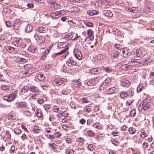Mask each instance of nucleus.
Masks as SVG:
<instances>
[{
    "label": "nucleus",
    "instance_id": "obj_27",
    "mask_svg": "<svg viewBox=\"0 0 154 154\" xmlns=\"http://www.w3.org/2000/svg\"><path fill=\"white\" fill-rule=\"evenodd\" d=\"M128 96L129 97H131L133 96L134 93V91L131 88L129 90L126 91Z\"/></svg>",
    "mask_w": 154,
    "mask_h": 154
},
{
    "label": "nucleus",
    "instance_id": "obj_1",
    "mask_svg": "<svg viewBox=\"0 0 154 154\" xmlns=\"http://www.w3.org/2000/svg\"><path fill=\"white\" fill-rule=\"evenodd\" d=\"M13 43L16 46L20 48H24L26 46L24 42L20 38H15Z\"/></svg>",
    "mask_w": 154,
    "mask_h": 154
},
{
    "label": "nucleus",
    "instance_id": "obj_64",
    "mask_svg": "<svg viewBox=\"0 0 154 154\" xmlns=\"http://www.w3.org/2000/svg\"><path fill=\"white\" fill-rule=\"evenodd\" d=\"M15 149V146L14 145H12L11 146V149L10 150V152L11 153H13L14 152V150Z\"/></svg>",
    "mask_w": 154,
    "mask_h": 154
},
{
    "label": "nucleus",
    "instance_id": "obj_51",
    "mask_svg": "<svg viewBox=\"0 0 154 154\" xmlns=\"http://www.w3.org/2000/svg\"><path fill=\"white\" fill-rule=\"evenodd\" d=\"M120 96L122 98H124L128 96L126 91L125 92L124 91L122 92L120 94Z\"/></svg>",
    "mask_w": 154,
    "mask_h": 154
},
{
    "label": "nucleus",
    "instance_id": "obj_2",
    "mask_svg": "<svg viewBox=\"0 0 154 154\" xmlns=\"http://www.w3.org/2000/svg\"><path fill=\"white\" fill-rule=\"evenodd\" d=\"M17 90L14 91L12 93L4 96V99L8 101H13L17 96Z\"/></svg>",
    "mask_w": 154,
    "mask_h": 154
},
{
    "label": "nucleus",
    "instance_id": "obj_45",
    "mask_svg": "<svg viewBox=\"0 0 154 154\" xmlns=\"http://www.w3.org/2000/svg\"><path fill=\"white\" fill-rule=\"evenodd\" d=\"M116 30V31L115 32H114V34L117 36L118 37H120L121 38H122L123 36L121 34V32L119 31V30Z\"/></svg>",
    "mask_w": 154,
    "mask_h": 154
},
{
    "label": "nucleus",
    "instance_id": "obj_4",
    "mask_svg": "<svg viewBox=\"0 0 154 154\" xmlns=\"http://www.w3.org/2000/svg\"><path fill=\"white\" fill-rule=\"evenodd\" d=\"M34 37L38 44H42L45 42V38L42 36L36 34L34 35Z\"/></svg>",
    "mask_w": 154,
    "mask_h": 154
},
{
    "label": "nucleus",
    "instance_id": "obj_49",
    "mask_svg": "<svg viewBox=\"0 0 154 154\" xmlns=\"http://www.w3.org/2000/svg\"><path fill=\"white\" fill-rule=\"evenodd\" d=\"M123 53V56L124 57H126L128 56H130L131 54V53L130 52H128L127 51H125V50H124Z\"/></svg>",
    "mask_w": 154,
    "mask_h": 154
},
{
    "label": "nucleus",
    "instance_id": "obj_21",
    "mask_svg": "<svg viewBox=\"0 0 154 154\" xmlns=\"http://www.w3.org/2000/svg\"><path fill=\"white\" fill-rule=\"evenodd\" d=\"M103 13L104 15L106 16L111 17L112 16V13L109 10L103 11Z\"/></svg>",
    "mask_w": 154,
    "mask_h": 154
},
{
    "label": "nucleus",
    "instance_id": "obj_25",
    "mask_svg": "<svg viewBox=\"0 0 154 154\" xmlns=\"http://www.w3.org/2000/svg\"><path fill=\"white\" fill-rule=\"evenodd\" d=\"M73 36H72V33H69L68 34L65 35L64 37L63 38L62 40L66 39V40H68L69 38H72Z\"/></svg>",
    "mask_w": 154,
    "mask_h": 154
},
{
    "label": "nucleus",
    "instance_id": "obj_50",
    "mask_svg": "<svg viewBox=\"0 0 154 154\" xmlns=\"http://www.w3.org/2000/svg\"><path fill=\"white\" fill-rule=\"evenodd\" d=\"M74 82L75 83L74 85H76V86H75V87H79L81 85V82L77 80H75Z\"/></svg>",
    "mask_w": 154,
    "mask_h": 154
},
{
    "label": "nucleus",
    "instance_id": "obj_46",
    "mask_svg": "<svg viewBox=\"0 0 154 154\" xmlns=\"http://www.w3.org/2000/svg\"><path fill=\"white\" fill-rule=\"evenodd\" d=\"M14 132L16 134H19L21 133L20 129L17 128H15L14 130Z\"/></svg>",
    "mask_w": 154,
    "mask_h": 154
},
{
    "label": "nucleus",
    "instance_id": "obj_13",
    "mask_svg": "<svg viewBox=\"0 0 154 154\" xmlns=\"http://www.w3.org/2000/svg\"><path fill=\"white\" fill-rule=\"evenodd\" d=\"M29 90L31 92L36 93V94L37 95H39V90L38 88L34 86H31L29 87Z\"/></svg>",
    "mask_w": 154,
    "mask_h": 154
},
{
    "label": "nucleus",
    "instance_id": "obj_53",
    "mask_svg": "<svg viewBox=\"0 0 154 154\" xmlns=\"http://www.w3.org/2000/svg\"><path fill=\"white\" fill-rule=\"evenodd\" d=\"M19 106L21 108L25 107L27 106L26 103L25 102H22L19 104Z\"/></svg>",
    "mask_w": 154,
    "mask_h": 154
},
{
    "label": "nucleus",
    "instance_id": "obj_11",
    "mask_svg": "<svg viewBox=\"0 0 154 154\" xmlns=\"http://www.w3.org/2000/svg\"><path fill=\"white\" fill-rule=\"evenodd\" d=\"M136 54L137 57H142L144 56V51L141 49H139L137 50Z\"/></svg>",
    "mask_w": 154,
    "mask_h": 154
},
{
    "label": "nucleus",
    "instance_id": "obj_59",
    "mask_svg": "<svg viewBox=\"0 0 154 154\" xmlns=\"http://www.w3.org/2000/svg\"><path fill=\"white\" fill-rule=\"evenodd\" d=\"M62 127L63 129L66 130V131L69 130L70 128L66 124L63 125Z\"/></svg>",
    "mask_w": 154,
    "mask_h": 154
},
{
    "label": "nucleus",
    "instance_id": "obj_38",
    "mask_svg": "<svg viewBox=\"0 0 154 154\" xmlns=\"http://www.w3.org/2000/svg\"><path fill=\"white\" fill-rule=\"evenodd\" d=\"M49 51V49L47 48V50L45 51V53H44L43 55H42V56L40 57V59L41 60H43L45 57L46 56V55L48 54Z\"/></svg>",
    "mask_w": 154,
    "mask_h": 154
},
{
    "label": "nucleus",
    "instance_id": "obj_41",
    "mask_svg": "<svg viewBox=\"0 0 154 154\" xmlns=\"http://www.w3.org/2000/svg\"><path fill=\"white\" fill-rule=\"evenodd\" d=\"M38 49L37 51V53L38 52V53H40V54L42 53L45 52V51L47 50V49L46 50H45V48H37Z\"/></svg>",
    "mask_w": 154,
    "mask_h": 154
},
{
    "label": "nucleus",
    "instance_id": "obj_55",
    "mask_svg": "<svg viewBox=\"0 0 154 154\" xmlns=\"http://www.w3.org/2000/svg\"><path fill=\"white\" fill-rule=\"evenodd\" d=\"M147 135V134L144 131L142 130L141 133V136L143 138L146 137Z\"/></svg>",
    "mask_w": 154,
    "mask_h": 154
},
{
    "label": "nucleus",
    "instance_id": "obj_47",
    "mask_svg": "<svg viewBox=\"0 0 154 154\" xmlns=\"http://www.w3.org/2000/svg\"><path fill=\"white\" fill-rule=\"evenodd\" d=\"M5 133L7 135V139L10 140H11V135L8 131H6Z\"/></svg>",
    "mask_w": 154,
    "mask_h": 154
},
{
    "label": "nucleus",
    "instance_id": "obj_61",
    "mask_svg": "<svg viewBox=\"0 0 154 154\" xmlns=\"http://www.w3.org/2000/svg\"><path fill=\"white\" fill-rule=\"evenodd\" d=\"M23 114L26 116H29L30 115V113L28 111H24Z\"/></svg>",
    "mask_w": 154,
    "mask_h": 154
},
{
    "label": "nucleus",
    "instance_id": "obj_57",
    "mask_svg": "<svg viewBox=\"0 0 154 154\" xmlns=\"http://www.w3.org/2000/svg\"><path fill=\"white\" fill-rule=\"evenodd\" d=\"M81 101L83 103H88L90 102L86 98H82L80 99Z\"/></svg>",
    "mask_w": 154,
    "mask_h": 154
},
{
    "label": "nucleus",
    "instance_id": "obj_35",
    "mask_svg": "<svg viewBox=\"0 0 154 154\" xmlns=\"http://www.w3.org/2000/svg\"><path fill=\"white\" fill-rule=\"evenodd\" d=\"M66 41L64 42H60L58 44V46L60 48H63L64 47H66V45L65 43Z\"/></svg>",
    "mask_w": 154,
    "mask_h": 154
},
{
    "label": "nucleus",
    "instance_id": "obj_56",
    "mask_svg": "<svg viewBox=\"0 0 154 154\" xmlns=\"http://www.w3.org/2000/svg\"><path fill=\"white\" fill-rule=\"evenodd\" d=\"M66 153L68 154H74V151L73 150H67L66 151Z\"/></svg>",
    "mask_w": 154,
    "mask_h": 154
},
{
    "label": "nucleus",
    "instance_id": "obj_3",
    "mask_svg": "<svg viewBox=\"0 0 154 154\" xmlns=\"http://www.w3.org/2000/svg\"><path fill=\"white\" fill-rule=\"evenodd\" d=\"M67 80L66 78H57L53 81V84L54 86H58L61 85Z\"/></svg>",
    "mask_w": 154,
    "mask_h": 154
},
{
    "label": "nucleus",
    "instance_id": "obj_40",
    "mask_svg": "<svg viewBox=\"0 0 154 154\" xmlns=\"http://www.w3.org/2000/svg\"><path fill=\"white\" fill-rule=\"evenodd\" d=\"M109 93L110 94H112L115 93L116 91V89L115 87H112L108 89Z\"/></svg>",
    "mask_w": 154,
    "mask_h": 154
},
{
    "label": "nucleus",
    "instance_id": "obj_62",
    "mask_svg": "<svg viewBox=\"0 0 154 154\" xmlns=\"http://www.w3.org/2000/svg\"><path fill=\"white\" fill-rule=\"evenodd\" d=\"M66 141L68 143L71 144L73 140L69 138H68L66 139Z\"/></svg>",
    "mask_w": 154,
    "mask_h": 154
},
{
    "label": "nucleus",
    "instance_id": "obj_15",
    "mask_svg": "<svg viewBox=\"0 0 154 154\" xmlns=\"http://www.w3.org/2000/svg\"><path fill=\"white\" fill-rule=\"evenodd\" d=\"M101 69L100 68H93L91 69L90 70V72L92 74H98L101 72Z\"/></svg>",
    "mask_w": 154,
    "mask_h": 154
},
{
    "label": "nucleus",
    "instance_id": "obj_42",
    "mask_svg": "<svg viewBox=\"0 0 154 154\" xmlns=\"http://www.w3.org/2000/svg\"><path fill=\"white\" fill-rule=\"evenodd\" d=\"M108 83L106 84V82L104 83L103 85H100V89L101 90H102L104 89V88H106L108 85Z\"/></svg>",
    "mask_w": 154,
    "mask_h": 154
},
{
    "label": "nucleus",
    "instance_id": "obj_54",
    "mask_svg": "<svg viewBox=\"0 0 154 154\" xmlns=\"http://www.w3.org/2000/svg\"><path fill=\"white\" fill-rule=\"evenodd\" d=\"M102 68L103 70H104L106 72H111L112 70L108 67H103Z\"/></svg>",
    "mask_w": 154,
    "mask_h": 154
},
{
    "label": "nucleus",
    "instance_id": "obj_32",
    "mask_svg": "<svg viewBox=\"0 0 154 154\" xmlns=\"http://www.w3.org/2000/svg\"><path fill=\"white\" fill-rule=\"evenodd\" d=\"M37 78L40 81H43L45 79L44 75L41 74H38L37 75Z\"/></svg>",
    "mask_w": 154,
    "mask_h": 154
},
{
    "label": "nucleus",
    "instance_id": "obj_58",
    "mask_svg": "<svg viewBox=\"0 0 154 154\" xmlns=\"http://www.w3.org/2000/svg\"><path fill=\"white\" fill-rule=\"evenodd\" d=\"M28 137L25 134H23L21 137V138L24 141L25 140L27 139Z\"/></svg>",
    "mask_w": 154,
    "mask_h": 154
},
{
    "label": "nucleus",
    "instance_id": "obj_19",
    "mask_svg": "<svg viewBox=\"0 0 154 154\" xmlns=\"http://www.w3.org/2000/svg\"><path fill=\"white\" fill-rule=\"evenodd\" d=\"M150 84L154 86V72L150 73Z\"/></svg>",
    "mask_w": 154,
    "mask_h": 154
},
{
    "label": "nucleus",
    "instance_id": "obj_8",
    "mask_svg": "<svg viewBox=\"0 0 154 154\" xmlns=\"http://www.w3.org/2000/svg\"><path fill=\"white\" fill-rule=\"evenodd\" d=\"M74 54L75 57L79 60L82 59V54L80 51L78 49H75L74 51Z\"/></svg>",
    "mask_w": 154,
    "mask_h": 154
},
{
    "label": "nucleus",
    "instance_id": "obj_63",
    "mask_svg": "<svg viewBox=\"0 0 154 154\" xmlns=\"http://www.w3.org/2000/svg\"><path fill=\"white\" fill-rule=\"evenodd\" d=\"M71 107L72 108L75 109L76 106V104L74 102H72L70 103Z\"/></svg>",
    "mask_w": 154,
    "mask_h": 154
},
{
    "label": "nucleus",
    "instance_id": "obj_6",
    "mask_svg": "<svg viewBox=\"0 0 154 154\" xmlns=\"http://www.w3.org/2000/svg\"><path fill=\"white\" fill-rule=\"evenodd\" d=\"M150 106L149 100H145L142 102V108L144 110L148 109Z\"/></svg>",
    "mask_w": 154,
    "mask_h": 154
},
{
    "label": "nucleus",
    "instance_id": "obj_24",
    "mask_svg": "<svg viewBox=\"0 0 154 154\" xmlns=\"http://www.w3.org/2000/svg\"><path fill=\"white\" fill-rule=\"evenodd\" d=\"M86 134L89 137H92L95 135L94 132L91 130H89L86 131Z\"/></svg>",
    "mask_w": 154,
    "mask_h": 154
},
{
    "label": "nucleus",
    "instance_id": "obj_16",
    "mask_svg": "<svg viewBox=\"0 0 154 154\" xmlns=\"http://www.w3.org/2000/svg\"><path fill=\"white\" fill-rule=\"evenodd\" d=\"M50 17L52 18L58 19L60 16L58 11L55 12H53L50 14Z\"/></svg>",
    "mask_w": 154,
    "mask_h": 154
},
{
    "label": "nucleus",
    "instance_id": "obj_26",
    "mask_svg": "<svg viewBox=\"0 0 154 154\" xmlns=\"http://www.w3.org/2000/svg\"><path fill=\"white\" fill-rule=\"evenodd\" d=\"M47 31V29L43 27H39L37 29V31L40 33H45Z\"/></svg>",
    "mask_w": 154,
    "mask_h": 154
},
{
    "label": "nucleus",
    "instance_id": "obj_43",
    "mask_svg": "<svg viewBox=\"0 0 154 154\" xmlns=\"http://www.w3.org/2000/svg\"><path fill=\"white\" fill-rule=\"evenodd\" d=\"M92 126L94 128L98 129H100V124L98 123H94L92 125Z\"/></svg>",
    "mask_w": 154,
    "mask_h": 154
},
{
    "label": "nucleus",
    "instance_id": "obj_22",
    "mask_svg": "<svg viewBox=\"0 0 154 154\" xmlns=\"http://www.w3.org/2000/svg\"><path fill=\"white\" fill-rule=\"evenodd\" d=\"M87 33L88 36V37L90 38L91 41H92L94 39V36L92 35L93 31L92 29H88L87 30Z\"/></svg>",
    "mask_w": 154,
    "mask_h": 154
},
{
    "label": "nucleus",
    "instance_id": "obj_44",
    "mask_svg": "<svg viewBox=\"0 0 154 154\" xmlns=\"http://www.w3.org/2000/svg\"><path fill=\"white\" fill-rule=\"evenodd\" d=\"M48 144L49 146H51L53 149L55 150L57 149V146L55 145L54 143H53L52 144L49 143Z\"/></svg>",
    "mask_w": 154,
    "mask_h": 154
},
{
    "label": "nucleus",
    "instance_id": "obj_20",
    "mask_svg": "<svg viewBox=\"0 0 154 154\" xmlns=\"http://www.w3.org/2000/svg\"><path fill=\"white\" fill-rule=\"evenodd\" d=\"M50 6L55 9L60 8V6L55 2H53L50 3Z\"/></svg>",
    "mask_w": 154,
    "mask_h": 154
},
{
    "label": "nucleus",
    "instance_id": "obj_30",
    "mask_svg": "<svg viewBox=\"0 0 154 154\" xmlns=\"http://www.w3.org/2000/svg\"><path fill=\"white\" fill-rule=\"evenodd\" d=\"M144 88L142 85H139L137 88V92L138 93L142 91Z\"/></svg>",
    "mask_w": 154,
    "mask_h": 154
},
{
    "label": "nucleus",
    "instance_id": "obj_48",
    "mask_svg": "<svg viewBox=\"0 0 154 154\" xmlns=\"http://www.w3.org/2000/svg\"><path fill=\"white\" fill-rule=\"evenodd\" d=\"M136 113V112L135 109L131 110L130 112V114L132 117H134L135 116Z\"/></svg>",
    "mask_w": 154,
    "mask_h": 154
},
{
    "label": "nucleus",
    "instance_id": "obj_39",
    "mask_svg": "<svg viewBox=\"0 0 154 154\" xmlns=\"http://www.w3.org/2000/svg\"><path fill=\"white\" fill-rule=\"evenodd\" d=\"M42 112L41 109H38L36 111L35 114L38 117H40L42 115Z\"/></svg>",
    "mask_w": 154,
    "mask_h": 154
},
{
    "label": "nucleus",
    "instance_id": "obj_37",
    "mask_svg": "<svg viewBox=\"0 0 154 154\" xmlns=\"http://www.w3.org/2000/svg\"><path fill=\"white\" fill-rule=\"evenodd\" d=\"M11 10L8 7L4 8H3V12L4 13L9 14L11 13Z\"/></svg>",
    "mask_w": 154,
    "mask_h": 154
},
{
    "label": "nucleus",
    "instance_id": "obj_14",
    "mask_svg": "<svg viewBox=\"0 0 154 154\" xmlns=\"http://www.w3.org/2000/svg\"><path fill=\"white\" fill-rule=\"evenodd\" d=\"M130 84L129 81L125 79H122L121 81V85L123 86L127 87L130 85Z\"/></svg>",
    "mask_w": 154,
    "mask_h": 154
},
{
    "label": "nucleus",
    "instance_id": "obj_23",
    "mask_svg": "<svg viewBox=\"0 0 154 154\" xmlns=\"http://www.w3.org/2000/svg\"><path fill=\"white\" fill-rule=\"evenodd\" d=\"M32 26L30 24H27L25 28V32H29L32 31Z\"/></svg>",
    "mask_w": 154,
    "mask_h": 154
},
{
    "label": "nucleus",
    "instance_id": "obj_29",
    "mask_svg": "<svg viewBox=\"0 0 154 154\" xmlns=\"http://www.w3.org/2000/svg\"><path fill=\"white\" fill-rule=\"evenodd\" d=\"M91 106H85L83 109V111L88 112H90L91 111Z\"/></svg>",
    "mask_w": 154,
    "mask_h": 154
},
{
    "label": "nucleus",
    "instance_id": "obj_52",
    "mask_svg": "<svg viewBox=\"0 0 154 154\" xmlns=\"http://www.w3.org/2000/svg\"><path fill=\"white\" fill-rule=\"evenodd\" d=\"M26 60L25 59L22 58H18L17 59L18 62L24 63L26 62Z\"/></svg>",
    "mask_w": 154,
    "mask_h": 154
},
{
    "label": "nucleus",
    "instance_id": "obj_18",
    "mask_svg": "<svg viewBox=\"0 0 154 154\" xmlns=\"http://www.w3.org/2000/svg\"><path fill=\"white\" fill-rule=\"evenodd\" d=\"M20 23L19 21L15 22L13 24V26L14 29L18 30L20 28Z\"/></svg>",
    "mask_w": 154,
    "mask_h": 154
},
{
    "label": "nucleus",
    "instance_id": "obj_10",
    "mask_svg": "<svg viewBox=\"0 0 154 154\" xmlns=\"http://www.w3.org/2000/svg\"><path fill=\"white\" fill-rule=\"evenodd\" d=\"M38 50L36 46L33 45H31L28 48V51L32 53H37Z\"/></svg>",
    "mask_w": 154,
    "mask_h": 154
},
{
    "label": "nucleus",
    "instance_id": "obj_34",
    "mask_svg": "<svg viewBox=\"0 0 154 154\" xmlns=\"http://www.w3.org/2000/svg\"><path fill=\"white\" fill-rule=\"evenodd\" d=\"M14 48L10 46H7L6 47V50L9 53L13 52L14 50Z\"/></svg>",
    "mask_w": 154,
    "mask_h": 154
},
{
    "label": "nucleus",
    "instance_id": "obj_5",
    "mask_svg": "<svg viewBox=\"0 0 154 154\" xmlns=\"http://www.w3.org/2000/svg\"><path fill=\"white\" fill-rule=\"evenodd\" d=\"M66 64L69 66L76 65V62L73 57H71L68 59L66 61Z\"/></svg>",
    "mask_w": 154,
    "mask_h": 154
},
{
    "label": "nucleus",
    "instance_id": "obj_9",
    "mask_svg": "<svg viewBox=\"0 0 154 154\" xmlns=\"http://www.w3.org/2000/svg\"><path fill=\"white\" fill-rule=\"evenodd\" d=\"M24 68L25 69V71L23 74L26 75L27 74H31L32 73V71H31V68L29 66V65L27 64L25 65L24 66Z\"/></svg>",
    "mask_w": 154,
    "mask_h": 154
},
{
    "label": "nucleus",
    "instance_id": "obj_36",
    "mask_svg": "<svg viewBox=\"0 0 154 154\" xmlns=\"http://www.w3.org/2000/svg\"><path fill=\"white\" fill-rule=\"evenodd\" d=\"M68 48H66L63 49V50H61L60 52L55 54H54V56H56L61 54L65 52L68 49Z\"/></svg>",
    "mask_w": 154,
    "mask_h": 154
},
{
    "label": "nucleus",
    "instance_id": "obj_17",
    "mask_svg": "<svg viewBox=\"0 0 154 154\" xmlns=\"http://www.w3.org/2000/svg\"><path fill=\"white\" fill-rule=\"evenodd\" d=\"M120 55L119 52L117 51H114L111 53V57L112 59H116Z\"/></svg>",
    "mask_w": 154,
    "mask_h": 154
},
{
    "label": "nucleus",
    "instance_id": "obj_31",
    "mask_svg": "<svg viewBox=\"0 0 154 154\" xmlns=\"http://www.w3.org/2000/svg\"><path fill=\"white\" fill-rule=\"evenodd\" d=\"M29 90V87L27 86H24L20 90L21 92L23 93L27 92Z\"/></svg>",
    "mask_w": 154,
    "mask_h": 154
},
{
    "label": "nucleus",
    "instance_id": "obj_7",
    "mask_svg": "<svg viewBox=\"0 0 154 154\" xmlns=\"http://www.w3.org/2000/svg\"><path fill=\"white\" fill-rule=\"evenodd\" d=\"M98 81V78H94L89 80L87 82V85L89 86H92L97 83Z\"/></svg>",
    "mask_w": 154,
    "mask_h": 154
},
{
    "label": "nucleus",
    "instance_id": "obj_60",
    "mask_svg": "<svg viewBox=\"0 0 154 154\" xmlns=\"http://www.w3.org/2000/svg\"><path fill=\"white\" fill-rule=\"evenodd\" d=\"M1 88L3 90H9V88L7 85H2L1 86Z\"/></svg>",
    "mask_w": 154,
    "mask_h": 154
},
{
    "label": "nucleus",
    "instance_id": "obj_28",
    "mask_svg": "<svg viewBox=\"0 0 154 154\" xmlns=\"http://www.w3.org/2000/svg\"><path fill=\"white\" fill-rule=\"evenodd\" d=\"M88 14L90 16L95 15L98 14V13L95 10H90L87 12Z\"/></svg>",
    "mask_w": 154,
    "mask_h": 154
},
{
    "label": "nucleus",
    "instance_id": "obj_33",
    "mask_svg": "<svg viewBox=\"0 0 154 154\" xmlns=\"http://www.w3.org/2000/svg\"><path fill=\"white\" fill-rule=\"evenodd\" d=\"M128 131L130 134H133L135 133L136 130L133 127H130L128 129Z\"/></svg>",
    "mask_w": 154,
    "mask_h": 154
},
{
    "label": "nucleus",
    "instance_id": "obj_12",
    "mask_svg": "<svg viewBox=\"0 0 154 154\" xmlns=\"http://www.w3.org/2000/svg\"><path fill=\"white\" fill-rule=\"evenodd\" d=\"M67 88L66 85L64 84L63 87L62 86L61 88L59 90V92L60 93L63 95L67 94V92L66 91L67 90Z\"/></svg>",
    "mask_w": 154,
    "mask_h": 154
}]
</instances>
